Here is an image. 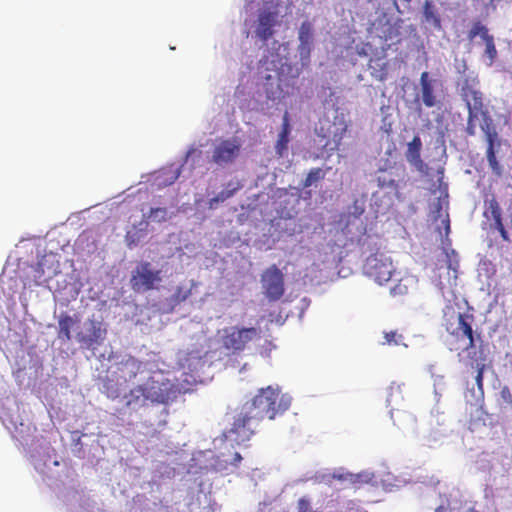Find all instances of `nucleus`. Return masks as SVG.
<instances>
[{"label": "nucleus", "mask_w": 512, "mask_h": 512, "mask_svg": "<svg viewBox=\"0 0 512 512\" xmlns=\"http://www.w3.org/2000/svg\"><path fill=\"white\" fill-rule=\"evenodd\" d=\"M290 132L291 127L289 113L288 111H285L283 115L281 131L279 132L278 139L275 143V152L279 157H283L288 150Z\"/></svg>", "instance_id": "19"}, {"label": "nucleus", "mask_w": 512, "mask_h": 512, "mask_svg": "<svg viewBox=\"0 0 512 512\" xmlns=\"http://www.w3.org/2000/svg\"><path fill=\"white\" fill-rule=\"evenodd\" d=\"M142 372L143 363L131 355L122 358L116 364L117 380H122L124 383L133 381Z\"/></svg>", "instance_id": "12"}, {"label": "nucleus", "mask_w": 512, "mask_h": 512, "mask_svg": "<svg viewBox=\"0 0 512 512\" xmlns=\"http://www.w3.org/2000/svg\"><path fill=\"white\" fill-rule=\"evenodd\" d=\"M445 222V228H446V232L449 233V230H450V222H449V219L447 218L446 220H444Z\"/></svg>", "instance_id": "43"}, {"label": "nucleus", "mask_w": 512, "mask_h": 512, "mask_svg": "<svg viewBox=\"0 0 512 512\" xmlns=\"http://www.w3.org/2000/svg\"><path fill=\"white\" fill-rule=\"evenodd\" d=\"M420 86L423 104L428 108L436 106L438 100L434 91L433 80L429 78L427 71L420 76Z\"/></svg>", "instance_id": "20"}, {"label": "nucleus", "mask_w": 512, "mask_h": 512, "mask_svg": "<svg viewBox=\"0 0 512 512\" xmlns=\"http://www.w3.org/2000/svg\"><path fill=\"white\" fill-rule=\"evenodd\" d=\"M361 476L359 474L345 473V481L349 485L356 487L358 483H360Z\"/></svg>", "instance_id": "36"}, {"label": "nucleus", "mask_w": 512, "mask_h": 512, "mask_svg": "<svg viewBox=\"0 0 512 512\" xmlns=\"http://www.w3.org/2000/svg\"><path fill=\"white\" fill-rule=\"evenodd\" d=\"M261 330L256 327L231 326L221 331L223 348L236 354L244 351L250 342L260 340Z\"/></svg>", "instance_id": "3"}, {"label": "nucleus", "mask_w": 512, "mask_h": 512, "mask_svg": "<svg viewBox=\"0 0 512 512\" xmlns=\"http://www.w3.org/2000/svg\"><path fill=\"white\" fill-rule=\"evenodd\" d=\"M107 329L101 320L89 318L83 328L76 333L77 342L84 348L93 349L103 343Z\"/></svg>", "instance_id": "7"}, {"label": "nucleus", "mask_w": 512, "mask_h": 512, "mask_svg": "<svg viewBox=\"0 0 512 512\" xmlns=\"http://www.w3.org/2000/svg\"><path fill=\"white\" fill-rule=\"evenodd\" d=\"M237 189L238 187H234L233 189L222 190L215 197L211 198L208 201V208L211 210L216 209L219 203H222L227 199L231 198L235 194Z\"/></svg>", "instance_id": "24"}, {"label": "nucleus", "mask_w": 512, "mask_h": 512, "mask_svg": "<svg viewBox=\"0 0 512 512\" xmlns=\"http://www.w3.org/2000/svg\"><path fill=\"white\" fill-rule=\"evenodd\" d=\"M440 210H441V204H440V202H439V203H438V211H440Z\"/></svg>", "instance_id": "45"}, {"label": "nucleus", "mask_w": 512, "mask_h": 512, "mask_svg": "<svg viewBox=\"0 0 512 512\" xmlns=\"http://www.w3.org/2000/svg\"><path fill=\"white\" fill-rule=\"evenodd\" d=\"M289 406L290 399L282 395L278 387L261 388L235 412L227 437L238 444L249 441L265 418L273 420Z\"/></svg>", "instance_id": "1"}, {"label": "nucleus", "mask_w": 512, "mask_h": 512, "mask_svg": "<svg viewBox=\"0 0 512 512\" xmlns=\"http://www.w3.org/2000/svg\"><path fill=\"white\" fill-rule=\"evenodd\" d=\"M434 512H450V509L448 506L440 505L435 508Z\"/></svg>", "instance_id": "40"}, {"label": "nucleus", "mask_w": 512, "mask_h": 512, "mask_svg": "<svg viewBox=\"0 0 512 512\" xmlns=\"http://www.w3.org/2000/svg\"><path fill=\"white\" fill-rule=\"evenodd\" d=\"M311 46H312V42H307V43L300 42L299 43L298 51H299L301 57L308 58L310 56Z\"/></svg>", "instance_id": "35"}, {"label": "nucleus", "mask_w": 512, "mask_h": 512, "mask_svg": "<svg viewBox=\"0 0 512 512\" xmlns=\"http://www.w3.org/2000/svg\"><path fill=\"white\" fill-rule=\"evenodd\" d=\"M406 151L407 161L413 165L418 171L424 172L427 167L421 159L422 141L419 136H414L413 139L408 143Z\"/></svg>", "instance_id": "18"}, {"label": "nucleus", "mask_w": 512, "mask_h": 512, "mask_svg": "<svg viewBox=\"0 0 512 512\" xmlns=\"http://www.w3.org/2000/svg\"><path fill=\"white\" fill-rule=\"evenodd\" d=\"M78 319H74L72 316L64 314L61 315L58 321L59 330L58 337L65 341L71 340V329L74 327L76 323H78Z\"/></svg>", "instance_id": "23"}, {"label": "nucleus", "mask_w": 512, "mask_h": 512, "mask_svg": "<svg viewBox=\"0 0 512 512\" xmlns=\"http://www.w3.org/2000/svg\"><path fill=\"white\" fill-rule=\"evenodd\" d=\"M346 131L347 125L340 119L338 122L334 121L333 123L325 121L317 130V133L320 137L328 139L326 145H329L330 141H332L335 148H338Z\"/></svg>", "instance_id": "13"}, {"label": "nucleus", "mask_w": 512, "mask_h": 512, "mask_svg": "<svg viewBox=\"0 0 512 512\" xmlns=\"http://www.w3.org/2000/svg\"><path fill=\"white\" fill-rule=\"evenodd\" d=\"M265 79V91L267 97L271 100L281 99L285 97L283 89L281 87V79L277 77L274 79L271 75H267L264 77Z\"/></svg>", "instance_id": "22"}, {"label": "nucleus", "mask_w": 512, "mask_h": 512, "mask_svg": "<svg viewBox=\"0 0 512 512\" xmlns=\"http://www.w3.org/2000/svg\"><path fill=\"white\" fill-rule=\"evenodd\" d=\"M261 284L266 298L271 302L279 300L284 295V275L275 264L264 270Z\"/></svg>", "instance_id": "9"}, {"label": "nucleus", "mask_w": 512, "mask_h": 512, "mask_svg": "<svg viewBox=\"0 0 512 512\" xmlns=\"http://www.w3.org/2000/svg\"><path fill=\"white\" fill-rule=\"evenodd\" d=\"M363 270L369 278L380 285L388 282L395 272L391 258L381 251L367 257Z\"/></svg>", "instance_id": "5"}, {"label": "nucleus", "mask_w": 512, "mask_h": 512, "mask_svg": "<svg viewBox=\"0 0 512 512\" xmlns=\"http://www.w3.org/2000/svg\"><path fill=\"white\" fill-rule=\"evenodd\" d=\"M298 39H299V42H301V43L312 42L313 27L309 21H304L301 23L299 32H298Z\"/></svg>", "instance_id": "26"}, {"label": "nucleus", "mask_w": 512, "mask_h": 512, "mask_svg": "<svg viewBox=\"0 0 512 512\" xmlns=\"http://www.w3.org/2000/svg\"><path fill=\"white\" fill-rule=\"evenodd\" d=\"M490 214V217L494 221V223L491 225L494 229H496L502 238L503 241L509 242V234L507 230L504 227L503 221H502V210L498 203V201L495 198H492L488 201V208L486 211V214Z\"/></svg>", "instance_id": "17"}, {"label": "nucleus", "mask_w": 512, "mask_h": 512, "mask_svg": "<svg viewBox=\"0 0 512 512\" xmlns=\"http://www.w3.org/2000/svg\"><path fill=\"white\" fill-rule=\"evenodd\" d=\"M241 143L236 137L220 141L213 150L211 161L219 166L234 162L240 154Z\"/></svg>", "instance_id": "10"}, {"label": "nucleus", "mask_w": 512, "mask_h": 512, "mask_svg": "<svg viewBox=\"0 0 512 512\" xmlns=\"http://www.w3.org/2000/svg\"><path fill=\"white\" fill-rule=\"evenodd\" d=\"M148 218L154 222H164L168 219V211L163 207L151 208Z\"/></svg>", "instance_id": "29"}, {"label": "nucleus", "mask_w": 512, "mask_h": 512, "mask_svg": "<svg viewBox=\"0 0 512 512\" xmlns=\"http://www.w3.org/2000/svg\"><path fill=\"white\" fill-rule=\"evenodd\" d=\"M384 339H385V341L383 342V344L394 345V346L403 344V340H404L403 335L400 334L397 330H391L388 332H384Z\"/></svg>", "instance_id": "28"}, {"label": "nucleus", "mask_w": 512, "mask_h": 512, "mask_svg": "<svg viewBox=\"0 0 512 512\" xmlns=\"http://www.w3.org/2000/svg\"><path fill=\"white\" fill-rule=\"evenodd\" d=\"M477 118H478V115H473L472 112L468 113L466 132L470 136L475 135V123H474V121Z\"/></svg>", "instance_id": "33"}, {"label": "nucleus", "mask_w": 512, "mask_h": 512, "mask_svg": "<svg viewBox=\"0 0 512 512\" xmlns=\"http://www.w3.org/2000/svg\"><path fill=\"white\" fill-rule=\"evenodd\" d=\"M462 97L466 102L468 113L472 112L473 115H479L483 112V97L480 91L469 84H465L462 87Z\"/></svg>", "instance_id": "16"}, {"label": "nucleus", "mask_w": 512, "mask_h": 512, "mask_svg": "<svg viewBox=\"0 0 512 512\" xmlns=\"http://www.w3.org/2000/svg\"><path fill=\"white\" fill-rule=\"evenodd\" d=\"M466 512H480L478 511L477 509H475L474 507H471L469 508Z\"/></svg>", "instance_id": "44"}, {"label": "nucleus", "mask_w": 512, "mask_h": 512, "mask_svg": "<svg viewBox=\"0 0 512 512\" xmlns=\"http://www.w3.org/2000/svg\"><path fill=\"white\" fill-rule=\"evenodd\" d=\"M242 461V456L236 452L233 457V461L231 462L233 465H238Z\"/></svg>", "instance_id": "39"}, {"label": "nucleus", "mask_w": 512, "mask_h": 512, "mask_svg": "<svg viewBox=\"0 0 512 512\" xmlns=\"http://www.w3.org/2000/svg\"><path fill=\"white\" fill-rule=\"evenodd\" d=\"M324 177L325 172L321 168H312L303 182V187L308 188Z\"/></svg>", "instance_id": "27"}, {"label": "nucleus", "mask_w": 512, "mask_h": 512, "mask_svg": "<svg viewBox=\"0 0 512 512\" xmlns=\"http://www.w3.org/2000/svg\"><path fill=\"white\" fill-rule=\"evenodd\" d=\"M473 316L461 312L453 313L446 320V331L450 340V350H466L474 352L476 342L481 341V335L472 328Z\"/></svg>", "instance_id": "2"}, {"label": "nucleus", "mask_w": 512, "mask_h": 512, "mask_svg": "<svg viewBox=\"0 0 512 512\" xmlns=\"http://www.w3.org/2000/svg\"><path fill=\"white\" fill-rule=\"evenodd\" d=\"M482 130L487 142L486 157L488 164L495 175L501 176L502 167L496 158V148L500 147L501 145V141L498 138V133L492 124L487 122L482 126Z\"/></svg>", "instance_id": "11"}, {"label": "nucleus", "mask_w": 512, "mask_h": 512, "mask_svg": "<svg viewBox=\"0 0 512 512\" xmlns=\"http://www.w3.org/2000/svg\"><path fill=\"white\" fill-rule=\"evenodd\" d=\"M103 387H104V393L107 395L108 398L116 399L119 397L120 390L118 388H114L111 385L110 380L105 381Z\"/></svg>", "instance_id": "31"}, {"label": "nucleus", "mask_w": 512, "mask_h": 512, "mask_svg": "<svg viewBox=\"0 0 512 512\" xmlns=\"http://www.w3.org/2000/svg\"><path fill=\"white\" fill-rule=\"evenodd\" d=\"M400 393H401V391H400V386L399 385L391 386L390 387V394H389V397L387 399L388 404L392 405L394 394L399 395Z\"/></svg>", "instance_id": "37"}, {"label": "nucleus", "mask_w": 512, "mask_h": 512, "mask_svg": "<svg viewBox=\"0 0 512 512\" xmlns=\"http://www.w3.org/2000/svg\"><path fill=\"white\" fill-rule=\"evenodd\" d=\"M333 478L338 479L340 481H345V474H339V475L334 474Z\"/></svg>", "instance_id": "42"}, {"label": "nucleus", "mask_w": 512, "mask_h": 512, "mask_svg": "<svg viewBox=\"0 0 512 512\" xmlns=\"http://www.w3.org/2000/svg\"><path fill=\"white\" fill-rule=\"evenodd\" d=\"M403 1H404V2H407V3H409V2H411L412 0H403Z\"/></svg>", "instance_id": "46"}, {"label": "nucleus", "mask_w": 512, "mask_h": 512, "mask_svg": "<svg viewBox=\"0 0 512 512\" xmlns=\"http://www.w3.org/2000/svg\"><path fill=\"white\" fill-rule=\"evenodd\" d=\"M126 241L129 247H131L132 244H135L134 238L130 237V233H127L126 235Z\"/></svg>", "instance_id": "41"}, {"label": "nucleus", "mask_w": 512, "mask_h": 512, "mask_svg": "<svg viewBox=\"0 0 512 512\" xmlns=\"http://www.w3.org/2000/svg\"><path fill=\"white\" fill-rule=\"evenodd\" d=\"M125 405L128 408L137 409L145 404L146 401V392L143 384L137 385L133 389L129 391L125 396Z\"/></svg>", "instance_id": "21"}, {"label": "nucleus", "mask_w": 512, "mask_h": 512, "mask_svg": "<svg viewBox=\"0 0 512 512\" xmlns=\"http://www.w3.org/2000/svg\"><path fill=\"white\" fill-rule=\"evenodd\" d=\"M279 11L275 7H264L259 10L255 21V36L266 43L275 34V28L280 26Z\"/></svg>", "instance_id": "8"}, {"label": "nucleus", "mask_w": 512, "mask_h": 512, "mask_svg": "<svg viewBox=\"0 0 512 512\" xmlns=\"http://www.w3.org/2000/svg\"><path fill=\"white\" fill-rule=\"evenodd\" d=\"M143 386L146 399L153 403L167 404L176 397L177 387L163 371L153 372Z\"/></svg>", "instance_id": "4"}, {"label": "nucleus", "mask_w": 512, "mask_h": 512, "mask_svg": "<svg viewBox=\"0 0 512 512\" xmlns=\"http://www.w3.org/2000/svg\"><path fill=\"white\" fill-rule=\"evenodd\" d=\"M297 512H316L310 507V501L306 498H300L297 503Z\"/></svg>", "instance_id": "34"}, {"label": "nucleus", "mask_w": 512, "mask_h": 512, "mask_svg": "<svg viewBox=\"0 0 512 512\" xmlns=\"http://www.w3.org/2000/svg\"><path fill=\"white\" fill-rule=\"evenodd\" d=\"M468 357L470 359V366L471 368L476 370V376L475 381L477 385V399H483L484 397V387H483V380H484V372L487 367L486 364V356L483 354L482 351L477 354L476 351L469 352Z\"/></svg>", "instance_id": "15"}, {"label": "nucleus", "mask_w": 512, "mask_h": 512, "mask_svg": "<svg viewBox=\"0 0 512 512\" xmlns=\"http://www.w3.org/2000/svg\"><path fill=\"white\" fill-rule=\"evenodd\" d=\"M501 396L503 399H505L508 403H512V395L510 393V390L508 387H504L501 390Z\"/></svg>", "instance_id": "38"}, {"label": "nucleus", "mask_w": 512, "mask_h": 512, "mask_svg": "<svg viewBox=\"0 0 512 512\" xmlns=\"http://www.w3.org/2000/svg\"><path fill=\"white\" fill-rule=\"evenodd\" d=\"M390 293L393 296H403V295H406L408 293V286H407V284L403 283L402 280H400L396 285H394L390 289Z\"/></svg>", "instance_id": "30"}, {"label": "nucleus", "mask_w": 512, "mask_h": 512, "mask_svg": "<svg viewBox=\"0 0 512 512\" xmlns=\"http://www.w3.org/2000/svg\"><path fill=\"white\" fill-rule=\"evenodd\" d=\"M423 15L427 21L433 22L435 26H440V17L437 14L434 5L429 0L424 2Z\"/></svg>", "instance_id": "25"}, {"label": "nucleus", "mask_w": 512, "mask_h": 512, "mask_svg": "<svg viewBox=\"0 0 512 512\" xmlns=\"http://www.w3.org/2000/svg\"><path fill=\"white\" fill-rule=\"evenodd\" d=\"M161 280V271L153 270L151 263L145 261L133 270L130 284L135 292L141 293L153 290Z\"/></svg>", "instance_id": "6"}, {"label": "nucleus", "mask_w": 512, "mask_h": 512, "mask_svg": "<svg viewBox=\"0 0 512 512\" xmlns=\"http://www.w3.org/2000/svg\"><path fill=\"white\" fill-rule=\"evenodd\" d=\"M480 36L485 43V54L490 59V64L497 57V50L494 43V37L489 34L488 29L480 21L475 22L468 33V38L473 40L475 37Z\"/></svg>", "instance_id": "14"}, {"label": "nucleus", "mask_w": 512, "mask_h": 512, "mask_svg": "<svg viewBox=\"0 0 512 512\" xmlns=\"http://www.w3.org/2000/svg\"><path fill=\"white\" fill-rule=\"evenodd\" d=\"M377 181L380 188H397V183L392 178L378 177Z\"/></svg>", "instance_id": "32"}]
</instances>
